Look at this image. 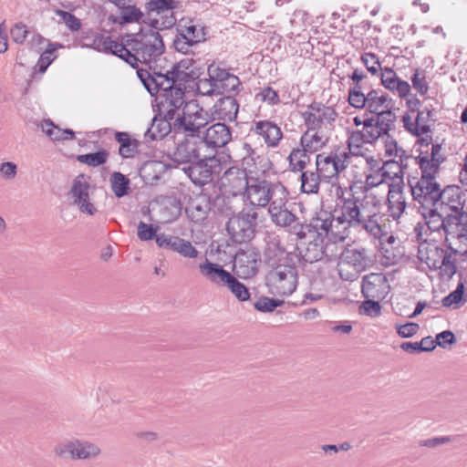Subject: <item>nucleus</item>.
<instances>
[{"label": "nucleus", "mask_w": 467, "mask_h": 467, "mask_svg": "<svg viewBox=\"0 0 467 467\" xmlns=\"http://www.w3.org/2000/svg\"><path fill=\"white\" fill-rule=\"evenodd\" d=\"M99 44L103 50L119 57L134 68H138L139 63H141L151 69L152 63H156L165 51L161 34L152 28L140 29L136 34L129 35L125 44L109 36H102Z\"/></svg>", "instance_id": "nucleus-1"}, {"label": "nucleus", "mask_w": 467, "mask_h": 467, "mask_svg": "<svg viewBox=\"0 0 467 467\" xmlns=\"http://www.w3.org/2000/svg\"><path fill=\"white\" fill-rule=\"evenodd\" d=\"M335 215L330 220L329 231L327 238L331 243L326 244L324 247H320L317 244H309L307 247V254L305 255L306 261H320L325 256L327 260H331L334 254V250L337 249L336 243L343 242L349 237L351 230L354 229L352 225L353 210H352V200L351 192L348 196L342 195L339 197V202L337 204L335 209Z\"/></svg>", "instance_id": "nucleus-2"}, {"label": "nucleus", "mask_w": 467, "mask_h": 467, "mask_svg": "<svg viewBox=\"0 0 467 467\" xmlns=\"http://www.w3.org/2000/svg\"><path fill=\"white\" fill-rule=\"evenodd\" d=\"M357 188L356 185L349 186L354 214L351 219L352 225L355 230H364L371 237L382 240L387 234L379 223L381 217L377 212V202L374 200L370 201L368 195L358 194Z\"/></svg>", "instance_id": "nucleus-3"}, {"label": "nucleus", "mask_w": 467, "mask_h": 467, "mask_svg": "<svg viewBox=\"0 0 467 467\" xmlns=\"http://www.w3.org/2000/svg\"><path fill=\"white\" fill-rule=\"evenodd\" d=\"M420 241L418 247V258L425 263L430 269H440L444 275L451 277L457 271L455 255L452 251L446 250L437 243L441 241L435 236L422 239V234H418Z\"/></svg>", "instance_id": "nucleus-4"}, {"label": "nucleus", "mask_w": 467, "mask_h": 467, "mask_svg": "<svg viewBox=\"0 0 467 467\" xmlns=\"http://www.w3.org/2000/svg\"><path fill=\"white\" fill-rule=\"evenodd\" d=\"M199 271L204 279L218 288H226L240 302L249 300L248 288L221 265L213 263L206 258L199 265Z\"/></svg>", "instance_id": "nucleus-5"}, {"label": "nucleus", "mask_w": 467, "mask_h": 467, "mask_svg": "<svg viewBox=\"0 0 467 467\" xmlns=\"http://www.w3.org/2000/svg\"><path fill=\"white\" fill-rule=\"evenodd\" d=\"M373 264L367 248L345 249L339 255L337 270L343 281L353 282Z\"/></svg>", "instance_id": "nucleus-6"}, {"label": "nucleus", "mask_w": 467, "mask_h": 467, "mask_svg": "<svg viewBox=\"0 0 467 467\" xmlns=\"http://www.w3.org/2000/svg\"><path fill=\"white\" fill-rule=\"evenodd\" d=\"M210 121V114L200 106L197 100L192 99L183 106L182 115L174 118L172 126L176 133L198 137L201 130Z\"/></svg>", "instance_id": "nucleus-7"}, {"label": "nucleus", "mask_w": 467, "mask_h": 467, "mask_svg": "<svg viewBox=\"0 0 467 467\" xmlns=\"http://www.w3.org/2000/svg\"><path fill=\"white\" fill-rule=\"evenodd\" d=\"M276 198L270 202L268 213L274 223L282 227H289L290 232L303 239L306 237V228L303 223L288 210V192L285 189L281 193L276 192Z\"/></svg>", "instance_id": "nucleus-8"}, {"label": "nucleus", "mask_w": 467, "mask_h": 467, "mask_svg": "<svg viewBox=\"0 0 467 467\" xmlns=\"http://www.w3.org/2000/svg\"><path fill=\"white\" fill-rule=\"evenodd\" d=\"M265 284L269 293L273 296H290L298 284V274L295 264L269 269L265 275Z\"/></svg>", "instance_id": "nucleus-9"}, {"label": "nucleus", "mask_w": 467, "mask_h": 467, "mask_svg": "<svg viewBox=\"0 0 467 467\" xmlns=\"http://www.w3.org/2000/svg\"><path fill=\"white\" fill-rule=\"evenodd\" d=\"M285 187L281 183H273L265 179H250L244 197L253 207L264 208L276 198V192L281 193Z\"/></svg>", "instance_id": "nucleus-10"}, {"label": "nucleus", "mask_w": 467, "mask_h": 467, "mask_svg": "<svg viewBox=\"0 0 467 467\" xmlns=\"http://www.w3.org/2000/svg\"><path fill=\"white\" fill-rule=\"evenodd\" d=\"M408 184L418 210L437 206L441 185L436 179L426 177H410Z\"/></svg>", "instance_id": "nucleus-11"}, {"label": "nucleus", "mask_w": 467, "mask_h": 467, "mask_svg": "<svg viewBox=\"0 0 467 467\" xmlns=\"http://www.w3.org/2000/svg\"><path fill=\"white\" fill-rule=\"evenodd\" d=\"M221 161L215 156H202L182 168L184 173L198 186L211 182L214 174L221 171Z\"/></svg>", "instance_id": "nucleus-12"}, {"label": "nucleus", "mask_w": 467, "mask_h": 467, "mask_svg": "<svg viewBox=\"0 0 467 467\" xmlns=\"http://www.w3.org/2000/svg\"><path fill=\"white\" fill-rule=\"evenodd\" d=\"M257 218L258 213L254 211H243L231 217L226 225L231 239L239 244L250 241L254 236Z\"/></svg>", "instance_id": "nucleus-13"}, {"label": "nucleus", "mask_w": 467, "mask_h": 467, "mask_svg": "<svg viewBox=\"0 0 467 467\" xmlns=\"http://www.w3.org/2000/svg\"><path fill=\"white\" fill-rule=\"evenodd\" d=\"M302 118L306 128H313L330 134L337 113L332 107L313 102L307 107V110L302 113Z\"/></svg>", "instance_id": "nucleus-14"}, {"label": "nucleus", "mask_w": 467, "mask_h": 467, "mask_svg": "<svg viewBox=\"0 0 467 467\" xmlns=\"http://www.w3.org/2000/svg\"><path fill=\"white\" fill-rule=\"evenodd\" d=\"M348 153H319L316 156V171L322 182H332L347 167Z\"/></svg>", "instance_id": "nucleus-15"}, {"label": "nucleus", "mask_w": 467, "mask_h": 467, "mask_svg": "<svg viewBox=\"0 0 467 467\" xmlns=\"http://www.w3.org/2000/svg\"><path fill=\"white\" fill-rule=\"evenodd\" d=\"M91 187L84 174L78 175L72 182L68 197L81 213L93 216L98 209L90 196Z\"/></svg>", "instance_id": "nucleus-16"}, {"label": "nucleus", "mask_w": 467, "mask_h": 467, "mask_svg": "<svg viewBox=\"0 0 467 467\" xmlns=\"http://www.w3.org/2000/svg\"><path fill=\"white\" fill-rule=\"evenodd\" d=\"M249 182L246 168L233 166L228 168L220 178V188L224 193L235 197L244 193Z\"/></svg>", "instance_id": "nucleus-17"}, {"label": "nucleus", "mask_w": 467, "mask_h": 467, "mask_svg": "<svg viewBox=\"0 0 467 467\" xmlns=\"http://www.w3.org/2000/svg\"><path fill=\"white\" fill-rule=\"evenodd\" d=\"M467 240V213L458 214H447L445 227L441 233V240L444 241L446 247L452 251L454 254L458 251L452 246V239Z\"/></svg>", "instance_id": "nucleus-18"}, {"label": "nucleus", "mask_w": 467, "mask_h": 467, "mask_svg": "<svg viewBox=\"0 0 467 467\" xmlns=\"http://www.w3.org/2000/svg\"><path fill=\"white\" fill-rule=\"evenodd\" d=\"M437 207L445 211V213L458 214L466 213L463 211L465 205V195L462 189L456 185H448L440 190Z\"/></svg>", "instance_id": "nucleus-19"}, {"label": "nucleus", "mask_w": 467, "mask_h": 467, "mask_svg": "<svg viewBox=\"0 0 467 467\" xmlns=\"http://www.w3.org/2000/svg\"><path fill=\"white\" fill-rule=\"evenodd\" d=\"M184 97L185 93L182 88L165 90V93L157 95L156 101L160 114L168 119H174L177 111L187 102Z\"/></svg>", "instance_id": "nucleus-20"}, {"label": "nucleus", "mask_w": 467, "mask_h": 467, "mask_svg": "<svg viewBox=\"0 0 467 467\" xmlns=\"http://www.w3.org/2000/svg\"><path fill=\"white\" fill-rule=\"evenodd\" d=\"M393 105L391 98L380 89H371L367 93L365 109L372 114L370 117L388 114L390 116V121L395 122L396 115L392 111Z\"/></svg>", "instance_id": "nucleus-21"}, {"label": "nucleus", "mask_w": 467, "mask_h": 467, "mask_svg": "<svg viewBox=\"0 0 467 467\" xmlns=\"http://www.w3.org/2000/svg\"><path fill=\"white\" fill-rule=\"evenodd\" d=\"M441 150L442 147L441 144H432L431 154L421 151L420 155L416 157V162L420 170V177L436 179L440 166L445 161Z\"/></svg>", "instance_id": "nucleus-22"}, {"label": "nucleus", "mask_w": 467, "mask_h": 467, "mask_svg": "<svg viewBox=\"0 0 467 467\" xmlns=\"http://www.w3.org/2000/svg\"><path fill=\"white\" fill-rule=\"evenodd\" d=\"M260 262L261 257L258 251L254 248H248L237 252L234 261V267L241 277L251 278L257 274Z\"/></svg>", "instance_id": "nucleus-23"}, {"label": "nucleus", "mask_w": 467, "mask_h": 467, "mask_svg": "<svg viewBox=\"0 0 467 467\" xmlns=\"http://www.w3.org/2000/svg\"><path fill=\"white\" fill-rule=\"evenodd\" d=\"M361 292L366 298L382 300L389 292L387 277L382 273H370L362 278Z\"/></svg>", "instance_id": "nucleus-24"}, {"label": "nucleus", "mask_w": 467, "mask_h": 467, "mask_svg": "<svg viewBox=\"0 0 467 467\" xmlns=\"http://www.w3.org/2000/svg\"><path fill=\"white\" fill-rule=\"evenodd\" d=\"M418 211L423 217L427 227L425 232L426 237L435 236L437 239L441 240V233L444 230L448 213H445V211L440 210L436 205Z\"/></svg>", "instance_id": "nucleus-25"}, {"label": "nucleus", "mask_w": 467, "mask_h": 467, "mask_svg": "<svg viewBox=\"0 0 467 467\" xmlns=\"http://www.w3.org/2000/svg\"><path fill=\"white\" fill-rule=\"evenodd\" d=\"M204 148L199 136L185 139L180 142L173 153V160L178 163L190 164L202 157L201 150Z\"/></svg>", "instance_id": "nucleus-26"}, {"label": "nucleus", "mask_w": 467, "mask_h": 467, "mask_svg": "<svg viewBox=\"0 0 467 467\" xmlns=\"http://www.w3.org/2000/svg\"><path fill=\"white\" fill-rule=\"evenodd\" d=\"M250 130L260 136L268 148H276L283 139L281 128L271 120L254 121Z\"/></svg>", "instance_id": "nucleus-27"}, {"label": "nucleus", "mask_w": 467, "mask_h": 467, "mask_svg": "<svg viewBox=\"0 0 467 467\" xmlns=\"http://www.w3.org/2000/svg\"><path fill=\"white\" fill-rule=\"evenodd\" d=\"M394 123L390 121V116L388 114L365 118L363 119V126L366 127L370 145L375 144L379 138L388 135L394 127Z\"/></svg>", "instance_id": "nucleus-28"}, {"label": "nucleus", "mask_w": 467, "mask_h": 467, "mask_svg": "<svg viewBox=\"0 0 467 467\" xmlns=\"http://www.w3.org/2000/svg\"><path fill=\"white\" fill-rule=\"evenodd\" d=\"M264 261L269 269L294 264L293 255L287 253L277 240H271L267 243L264 253Z\"/></svg>", "instance_id": "nucleus-29"}, {"label": "nucleus", "mask_w": 467, "mask_h": 467, "mask_svg": "<svg viewBox=\"0 0 467 467\" xmlns=\"http://www.w3.org/2000/svg\"><path fill=\"white\" fill-rule=\"evenodd\" d=\"M239 110V104L234 96L228 95L218 99L212 108L211 120H235Z\"/></svg>", "instance_id": "nucleus-30"}, {"label": "nucleus", "mask_w": 467, "mask_h": 467, "mask_svg": "<svg viewBox=\"0 0 467 467\" xmlns=\"http://www.w3.org/2000/svg\"><path fill=\"white\" fill-rule=\"evenodd\" d=\"M232 140L231 129L222 122H218L210 126L204 134V147L222 148L226 146Z\"/></svg>", "instance_id": "nucleus-31"}, {"label": "nucleus", "mask_w": 467, "mask_h": 467, "mask_svg": "<svg viewBox=\"0 0 467 467\" xmlns=\"http://www.w3.org/2000/svg\"><path fill=\"white\" fill-rule=\"evenodd\" d=\"M210 211V198L202 193L191 197L185 208L188 217L195 223L204 221Z\"/></svg>", "instance_id": "nucleus-32"}, {"label": "nucleus", "mask_w": 467, "mask_h": 467, "mask_svg": "<svg viewBox=\"0 0 467 467\" xmlns=\"http://www.w3.org/2000/svg\"><path fill=\"white\" fill-rule=\"evenodd\" d=\"M330 134L313 128H306L300 138V146L310 153L322 150L329 141Z\"/></svg>", "instance_id": "nucleus-33"}, {"label": "nucleus", "mask_w": 467, "mask_h": 467, "mask_svg": "<svg viewBox=\"0 0 467 467\" xmlns=\"http://www.w3.org/2000/svg\"><path fill=\"white\" fill-rule=\"evenodd\" d=\"M388 207L389 215L398 220L405 212L407 203L400 183L390 184L388 192Z\"/></svg>", "instance_id": "nucleus-34"}, {"label": "nucleus", "mask_w": 467, "mask_h": 467, "mask_svg": "<svg viewBox=\"0 0 467 467\" xmlns=\"http://www.w3.org/2000/svg\"><path fill=\"white\" fill-rule=\"evenodd\" d=\"M380 79L386 88L397 91L400 98L407 97L410 92V84L407 81L400 79L396 72L389 67L381 69Z\"/></svg>", "instance_id": "nucleus-35"}, {"label": "nucleus", "mask_w": 467, "mask_h": 467, "mask_svg": "<svg viewBox=\"0 0 467 467\" xmlns=\"http://www.w3.org/2000/svg\"><path fill=\"white\" fill-rule=\"evenodd\" d=\"M172 119H168L165 116H163V118L154 117L150 127L144 134L145 141L151 142L163 139L171 130V123L170 121Z\"/></svg>", "instance_id": "nucleus-36"}, {"label": "nucleus", "mask_w": 467, "mask_h": 467, "mask_svg": "<svg viewBox=\"0 0 467 467\" xmlns=\"http://www.w3.org/2000/svg\"><path fill=\"white\" fill-rule=\"evenodd\" d=\"M178 32H180L186 40L194 45L204 42L206 39L205 27L194 24L192 20L184 22L182 19L179 24Z\"/></svg>", "instance_id": "nucleus-37"}, {"label": "nucleus", "mask_w": 467, "mask_h": 467, "mask_svg": "<svg viewBox=\"0 0 467 467\" xmlns=\"http://www.w3.org/2000/svg\"><path fill=\"white\" fill-rule=\"evenodd\" d=\"M347 143L350 155L357 157L364 156L363 146L370 144L366 127L362 126L361 130H355L349 132Z\"/></svg>", "instance_id": "nucleus-38"}, {"label": "nucleus", "mask_w": 467, "mask_h": 467, "mask_svg": "<svg viewBox=\"0 0 467 467\" xmlns=\"http://www.w3.org/2000/svg\"><path fill=\"white\" fill-rule=\"evenodd\" d=\"M101 454L100 447L91 441L75 439V461L94 460Z\"/></svg>", "instance_id": "nucleus-39"}, {"label": "nucleus", "mask_w": 467, "mask_h": 467, "mask_svg": "<svg viewBox=\"0 0 467 467\" xmlns=\"http://www.w3.org/2000/svg\"><path fill=\"white\" fill-rule=\"evenodd\" d=\"M309 154L311 153L301 146L293 148L287 157L289 171L295 173L303 171L310 162Z\"/></svg>", "instance_id": "nucleus-40"}, {"label": "nucleus", "mask_w": 467, "mask_h": 467, "mask_svg": "<svg viewBox=\"0 0 467 467\" xmlns=\"http://www.w3.org/2000/svg\"><path fill=\"white\" fill-rule=\"evenodd\" d=\"M41 130L52 141L73 140L75 139V132L72 130H62L50 119H46L41 123Z\"/></svg>", "instance_id": "nucleus-41"}, {"label": "nucleus", "mask_w": 467, "mask_h": 467, "mask_svg": "<svg viewBox=\"0 0 467 467\" xmlns=\"http://www.w3.org/2000/svg\"><path fill=\"white\" fill-rule=\"evenodd\" d=\"M300 172L301 191L306 194H317L322 180L317 171L303 170Z\"/></svg>", "instance_id": "nucleus-42"}, {"label": "nucleus", "mask_w": 467, "mask_h": 467, "mask_svg": "<svg viewBox=\"0 0 467 467\" xmlns=\"http://www.w3.org/2000/svg\"><path fill=\"white\" fill-rule=\"evenodd\" d=\"M185 61H181L178 64H174L170 70V76L166 78V81H163L161 83V86L158 87V93H156V96L160 93L163 92L165 93V90H170L171 88H180V87H176L175 83L178 81H182L184 78V76L186 75L182 70V67L188 68V67L184 66Z\"/></svg>", "instance_id": "nucleus-43"}, {"label": "nucleus", "mask_w": 467, "mask_h": 467, "mask_svg": "<svg viewBox=\"0 0 467 467\" xmlns=\"http://www.w3.org/2000/svg\"><path fill=\"white\" fill-rule=\"evenodd\" d=\"M115 139L119 143V153L122 158H131L138 151L139 141L131 139L127 132H117Z\"/></svg>", "instance_id": "nucleus-44"}, {"label": "nucleus", "mask_w": 467, "mask_h": 467, "mask_svg": "<svg viewBox=\"0 0 467 467\" xmlns=\"http://www.w3.org/2000/svg\"><path fill=\"white\" fill-rule=\"evenodd\" d=\"M333 217L334 215L332 213L326 211H321L317 214L315 218L312 219L310 224H305V226H307L306 231H309V228L312 227L318 235H324L327 238L330 228V220L333 219Z\"/></svg>", "instance_id": "nucleus-45"}, {"label": "nucleus", "mask_w": 467, "mask_h": 467, "mask_svg": "<svg viewBox=\"0 0 467 467\" xmlns=\"http://www.w3.org/2000/svg\"><path fill=\"white\" fill-rule=\"evenodd\" d=\"M110 186L116 197L121 198L129 193L130 180L121 172L114 171L109 178Z\"/></svg>", "instance_id": "nucleus-46"}, {"label": "nucleus", "mask_w": 467, "mask_h": 467, "mask_svg": "<svg viewBox=\"0 0 467 467\" xmlns=\"http://www.w3.org/2000/svg\"><path fill=\"white\" fill-rule=\"evenodd\" d=\"M403 162H401L400 160H389L383 163L381 166V176L385 179L389 180H402L403 178Z\"/></svg>", "instance_id": "nucleus-47"}, {"label": "nucleus", "mask_w": 467, "mask_h": 467, "mask_svg": "<svg viewBox=\"0 0 467 467\" xmlns=\"http://www.w3.org/2000/svg\"><path fill=\"white\" fill-rule=\"evenodd\" d=\"M53 453L57 459L75 461V439L57 443L53 448Z\"/></svg>", "instance_id": "nucleus-48"}, {"label": "nucleus", "mask_w": 467, "mask_h": 467, "mask_svg": "<svg viewBox=\"0 0 467 467\" xmlns=\"http://www.w3.org/2000/svg\"><path fill=\"white\" fill-rule=\"evenodd\" d=\"M152 72H150L147 69L138 68L137 75L140 80L142 82L145 88L149 91V93L153 96L158 93V80H156L154 74V67L150 69Z\"/></svg>", "instance_id": "nucleus-49"}, {"label": "nucleus", "mask_w": 467, "mask_h": 467, "mask_svg": "<svg viewBox=\"0 0 467 467\" xmlns=\"http://www.w3.org/2000/svg\"><path fill=\"white\" fill-rule=\"evenodd\" d=\"M178 7V0H150L146 4V9L149 12H156L157 14L171 11Z\"/></svg>", "instance_id": "nucleus-50"}, {"label": "nucleus", "mask_w": 467, "mask_h": 467, "mask_svg": "<svg viewBox=\"0 0 467 467\" xmlns=\"http://www.w3.org/2000/svg\"><path fill=\"white\" fill-rule=\"evenodd\" d=\"M218 93H227L231 96L236 95L241 89V81L237 76L230 73L223 82L217 88Z\"/></svg>", "instance_id": "nucleus-51"}, {"label": "nucleus", "mask_w": 467, "mask_h": 467, "mask_svg": "<svg viewBox=\"0 0 467 467\" xmlns=\"http://www.w3.org/2000/svg\"><path fill=\"white\" fill-rule=\"evenodd\" d=\"M142 16V12L135 5H124L119 9L120 24L139 22Z\"/></svg>", "instance_id": "nucleus-52"}, {"label": "nucleus", "mask_w": 467, "mask_h": 467, "mask_svg": "<svg viewBox=\"0 0 467 467\" xmlns=\"http://www.w3.org/2000/svg\"><path fill=\"white\" fill-rule=\"evenodd\" d=\"M109 157V152L105 150H101L98 152L88 153L79 155L78 160L88 166L97 167L104 164Z\"/></svg>", "instance_id": "nucleus-53"}, {"label": "nucleus", "mask_w": 467, "mask_h": 467, "mask_svg": "<svg viewBox=\"0 0 467 467\" xmlns=\"http://www.w3.org/2000/svg\"><path fill=\"white\" fill-rule=\"evenodd\" d=\"M434 109L432 107H424L422 109L417 112L415 118L421 133L427 134L431 132L430 121L433 120Z\"/></svg>", "instance_id": "nucleus-54"}, {"label": "nucleus", "mask_w": 467, "mask_h": 467, "mask_svg": "<svg viewBox=\"0 0 467 467\" xmlns=\"http://www.w3.org/2000/svg\"><path fill=\"white\" fill-rule=\"evenodd\" d=\"M387 140H385V153L387 156L398 158L401 162L409 158L406 151L398 145L397 141L394 140L389 135H386Z\"/></svg>", "instance_id": "nucleus-55"}, {"label": "nucleus", "mask_w": 467, "mask_h": 467, "mask_svg": "<svg viewBox=\"0 0 467 467\" xmlns=\"http://www.w3.org/2000/svg\"><path fill=\"white\" fill-rule=\"evenodd\" d=\"M173 252H176L180 255L186 258H196L199 254L198 250L192 244L190 241L181 237L178 238Z\"/></svg>", "instance_id": "nucleus-56"}, {"label": "nucleus", "mask_w": 467, "mask_h": 467, "mask_svg": "<svg viewBox=\"0 0 467 467\" xmlns=\"http://www.w3.org/2000/svg\"><path fill=\"white\" fill-rule=\"evenodd\" d=\"M284 303L283 300L270 298L267 296H261L254 304V308L263 313L273 312L277 306Z\"/></svg>", "instance_id": "nucleus-57"}, {"label": "nucleus", "mask_w": 467, "mask_h": 467, "mask_svg": "<svg viewBox=\"0 0 467 467\" xmlns=\"http://www.w3.org/2000/svg\"><path fill=\"white\" fill-rule=\"evenodd\" d=\"M207 73L208 77H210L214 82L215 88H218L231 72L220 67V65L216 63H212L207 68Z\"/></svg>", "instance_id": "nucleus-58"}, {"label": "nucleus", "mask_w": 467, "mask_h": 467, "mask_svg": "<svg viewBox=\"0 0 467 467\" xmlns=\"http://www.w3.org/2000/svg\"><path fill=\"white\" fill-rule=\"evenodd\" d=\"M242 153H243V165L247 168H252L256 164V160L259 159V155L257 150L253 148V146L248 142H244L242 144Z\"/></svg>", "instance_id": "nucleus-59"}, {"label": "nucleus", "mask_w": 467, "mask_h": 467, "mask_svg": "<svg viewBox=\"0 0 467 467\" xmlns=\"http://www.w3.org/2000/svg\"><path fill=\"white\" fill-rule=\"evenodd\" d=\"M56 13L69 30L76 32L81 28V21L75 15L64 10H57Z\"/></svg>", "instance_id": "nucleus-60"}, {"label": "nucleus", "mask_w": 467, "mask_h": 467, "mask_svg": "<svg viewBox=\"0 0 467 467\" xmlns=\"http://www.w3.org/2000/svg\"><path fill=\"white\" fill-rule=\"evenodd\" d=\"M157 230H158V226H155L153 224H148V223L140 221L138 224V231H137L138 238L140 241H150V240H152L153 238L156 239V236L159 235V234H157Z\"/></svg>", "instance_id": "nucleus-61"}, {"label": "nucleus", "mask_w": 467, "mask_h": 467, "mask_svg": "<svg viewBox=\"0 0 467 467\" xmlns=\"http://www.w3.org/2000/svg\"><path fill=\"white\" fill-rule=\"evenodd\" d=\"M359 313L371 317H379L381 313V306L376 299L368 298L359 306Z\"/></svg>", "instance_id": "nucleus-62"}, {"label": "nucleus", "mask_w": 467, "mask_h": 467, "mask_svg": "<svg viewBox=\"0 0 467 467\" xmlns=\"http://www.w3.org/2000/svg\"><path fill=\"white\" fill-rule=\"evenodd\" d=\"M412 87L420 94L425 95L429 90V85L425 78V74L420 69H416L411 77Z\"/></svg>", "instance_id": "nucleus-63"}, {"label": "nucleus", "mask_w": 467, "mask_h": 467, "mask_svg": "<svg viewBox=\"0 0 467 467\" xmlns=\"http://www.w3.org/2000/svg\"><path fill=\"white\" fill-rule=\"evenodd\" d=\"M196 90L202 96H212L218 93V88H215L214 82L210 77L199 79L196 83Z\"/></svg>", "instance_id": "nucleus-64"}]
</instances>
